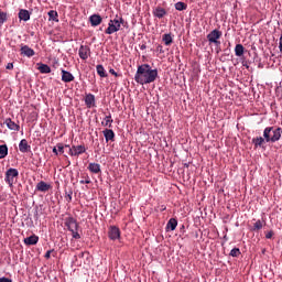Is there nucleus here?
Here are the masks:
<instances>
[{
  "label": "nucleus",
  "instance_id": "58836bf2",
  "mask_svg": "<svg viewBox=\"0 0 282 282\" xmlns=\"http://www.w3.org/2000/svg\"><path fill=\"white\" fill-rule=\"evenodd\" d=\"M56 147H57V151H59L61 153H65V147L63 145V143H57L56 144Z\"/></svg>",
  "mask_w": 282,
  "mask_h": 282
},
{
  "label": "nucleus",
  "instance_id": "f03ea898",
  "mask_svg": "<svg viewBox=\"0 0 282 282\" xmlns=\"http://www.w3.org/2000/svg\"><path fill=\"white\" fill-rule=\"evenodd\" d=\"M281 135H282V128L278 127H267L263 130V138L265 140V142H271L272 144H274V142H279V140H281Z\"/></svg>",
  "mask_w": 282,
  "mask_h": 282
},
{
  "label": "nucleus",
  "instance_id": "39448f33",
  "mask_svg": "<svg viewBox=\"0 0 282 282\" xmlns=\"http://www.w3.org/2000/svg\"><path fill=\"white\" fill-rule=\"evenodd\" d=\"M120 31V22L118 19L110 20L108 23V28L105 31V34H116V32Z\"/></svg>",
  "mask_w": 282,
  "mask_h": 282
},
{
  "label": "nucleus",
  "instance_id": "412c9836",
  "mask_svg": "<svg viewBox=\"0 0 282 282\" xmlns=\"http://www.w3.org/2000/svg\"><path fill=\"white\" fill-rule=\"evenodd\" d=\"M265 143V137H257L252 139V144L254 145V149H259V147H263Z\"/></svg>",
  "mask_w": 282,
  "mask_h": 282
},
{
  "label": "nucleus",
  "instance_id": "9b49d317",
  "mask_svg": "<svg viewBox=\"0 0 282 282\" xmlns=\"http://www.w3.org/2000/svg\"><path fill=\"white\" fill-rule=\"evenodd\" d=\"M85 105L88 109L96 107V96H94V94H87L85 97Z\"/></svg>",
  "mask_w": 282,
  "mask_h": 282
},
{
  "label": "nucleus",
  "instance_id": "7c9ffc66",
  "mask_svg": "<svg viewBox=\"0 0 282 282\" xmlns=\"http://www.w3.org/2000/svg\"><path fill=\"white\" fill-rule=\"evenodd\" d=\"M186 8H188V4H186L185 2L175 3V10H177L178 12L186 10Z\"/></svg>",
  "mask_w": 282,
  "mask_h": 282
},
{
  "label": "nucleus",
  "instance_id": "a19ab883",
  "mask_svg": "<svg viewBox=\"0 0 282 282\" xmlns=\"http://www.w3.org/2000/svg\"><path fill=\"white\" fill-rule=\"evenodd\" d=\"M79 184H91V180L87 176L85 181H79Z\"/></svg>",
  "mask_w": 282,
  "mask_h": 282
},
{
  "label": "nucleus",
  "instance_id": "7ed1b4c3",
  "mask_svg": "<svg viewBox=\"0 0 282 282\" xmlns=\"http://www.w3.org/2000/svg\"><path fill=\"white\" fill-rule=\"evenodd\" d=\"M223 33L221 31H219V29H215L212 32H209L207 34V41L209 43V45H216V47H219L221 45V42L219 41V39H221Z\"/></svg>",
  "mask_w": 282,
  "mask_h": 282
},
{
  "label": "nucleus",
  "instance_id": "de8ad7c7",
  "mask_svg": "<svg viewBox=\"0 0 282 282\" xmlns=\"http://www.w3.org/2000/svg\"><path fill=\"white\" fill-rule=\"evenodd\" d=\"M221 52V48L219 46H216V53L219 54Z\"/></svg>",
  "mask_w": 282,
  "mask_h": 282
},
{
  "label": "nucleus",
  "instance_id": "a878e982",
  "mask_svg": "<svg viewBox=\"0 0 282 282\" xmlns=\"http://www.w3.org/2000/svg\"><path fill=\"white\" fill-rule=\"evenodd\" d=\"M101 124L102 127H108L109 129H111V124H113V119L111 118V115L106 116Z\"/></svg>",
  "mask_w": 282,
  "mask_h": 282
},
{
  "label": "nucleus",
  "instance_id": "e433bc0d",
  "mask_svg": "<svg viewBox=\"0 0 282 282\" xmlns=\"http://www.w3.org/2000/svg\"><path fill=\"white\" fill-rule=\"evenodd\" d=\"M109 74H111L112 76H116V78H120V76H122L121 74H118L113 68L109 69Z\"/></svg>",
  "mask_w": 282,
  "mask_h": 282
},
{
  "label": "nucleus",
  "instance_id": "09e8293b",
  "mask_svg": "<svg viewBox=\"0 0 282 282\" xmlns=\"http://www.w3.org/2000/svg\"><path fill=\"white\" fill-rule=\"evenodd\" d=\"M141 50H147V45H141Z\"/></svg>",
  "mask_w": 282,
  "mask_h": 282
},
{
  "label": "nucleus",
  "instance_id": "5701e85b",
  "mask_svg": "<svg viewBox=\"0 0 282 282\" xmlns=\"http://www.w3.org/2000/svg\"><path fill=\"white\" fill-rule=\"evenodd\" d=\"M88 171H90V173H95V174L101 173L100 164L89 163L88 164Z\"/></svg>",
  "mask_w": 282,
  "mask_h": 282
},
{
  "label": "nucleus",
  "instance_id": "1a4fd4ad",
  "mask_svg": "<svg viewBox=\"0 0 282 282\" xmlns=\"http://www.w3.org/2000/svg\"><path fill=\"white\" fill-rule=\"evenodd\" d=\"M108 237L111 241H116L120 237V228L111 226L108 230Z\"/></svg>",
  "mask_w": 282,
  "mask_h": 282
},
{
  "label": "nucleus",
  "instance_id": "2f4dec72",
  "mask_svg": "<svg viewBox=\"0 0 282 282\" xmlns=\"http://www.w3.org/2000/svg\"><path fill=\"white\" fill-rule=\"evenodd\" d=\"M8 155V145H0V160H3Z\"/></svg>",
  "mask_w": 282,
  "mask_h": 282
},
{
  "label": "nucleus",
  "instance_id": "aec40b11",
  "mask_svg": "<svg viewBox=\"0 0 282 282\" xmlns=\"http://www.w3.org/2000/svg\"><path fill=\"white\" fill-rule=\"evenodd\" d=\"M18 17L20 21H30V11L25 9H20Z\"/></svg>",
  "mask_w": 282,
  "mask_h": 282
},
{
  "label": "nucleus",
  "instance_id": "423d86ee",
  "mask_svg": "<svg viewBox=\"0 0 282 282\" xmlns=\"http://www.w3.org/2000/svg\"><path fill=\"white\" fill-rule=\"evenodd\" d=\"M65 226L67 228V230H69V232L74 231V230H78L79 225L78 221L76 220V218L69 216L65 218Z\"/></svg>",
  "mask_w": 282,
  "mask_h": 282
},
{
  "label": "nucleus",
  "instance_id": "ddd939ff",
  "mask_svg": "<svg viewBox=\"0 0 282 282\" xmlns=\"http://www.w3.org/2000/svg\"><path fill=\"white\" fill-rule=\"evenodd\" d=\"M152 13L153 17H156V19H164V17H166V9L162 7H156L155 9H153Z\"/></svg>",
  "mask_w": 282,
  "mask_h": 282
},
{
  "label": "nucleus",
  "instance_id": "cd10ccee",
  "mask_svg": "<svg viewBox=\"0 0 282 282\" xmlns=\"http://www.w3.org/2000/svg\"><path fill=\"white\" fill-rule=\"evenodd\" d=\"M39 72L41 74H51L52 73V68H50V66H47L46 64H40Z\"/></svg>",
  "mask_w": 282,
  "mask_h": 282
},
{
  "label": "nucleus",
  "instance_id": "bb28decb",
  "mask_svg": "<svg viewBox=\"0 0 282 282\" xmlns=\"http://www.w3.org/2000/svg\"><path fill=\"white\" fill-rule=\"evenodd\" d=\"M48 21H55V23H58V12L56 10L48 11Z\"/></svg>",
  "mask_w": 282,
  "mask_h": 282
},
{
  "label": "nucleus",
  "instance_id": "37998d69",
  "mask_svg": "<svg viewBox=\"0 0 282 282\" xmlns=\"http://www.w3.org/2000/svg\"><path fill=\"white\" fill-rule=\"evenodd\" d=\"M0 282H12V279L2 276V278H0Z\"/></svg>",
  "mask_w": 282,
  "mask_h": 282
},
{
  "label": "nucleus",
  "instance_id": "393cba45",
  "mask_svg": "<svg viewBox=\"0 0 282 282\" xmlns=\"http://www.w3.org/2000/svg\"><path fill=\"white\" fill-rule=\"evenodd\" d=\"M96 69H97V74H98V76H100V78H107V70H105V66L99 64L96 66Z\"/></svg>",
  "mask_w": 282,
  "mask_h": 282
},
{
  "label": "nucleus",
  "instance_id": "49530a36",
  "mask_svg": "<svg viewBox=\"0 0 282 282\" xmlns=\"http://www.w3.org/2000/svg\"><path fill=\"white\" fill-rule=\"evenodd\" d=\"M53 153H54L55 155H58V149H57V147H54V148H53Z\"/></svg>",
  "mask_w": 282,
  "mask_h": 282
},
{
  "label": "nucleus",
  "instance_id": "4be33fe9",
  "mask_svg": "<svg viewBox=\"0 0 282 282\" xmlns=\"http://www.w3.org/2000/svg\"><path fill=\"white\" fill-rule=\"evenodd\" d=\"M265 226V220H261L258 219L254 224L253 227L251 228V230L253 232H259V230H261V228H263Z\"/></svg>",
  "mask_w": 282,
  "mask_h": 282
},
{
  "label": "nucleus",
  "instance_id": "b1692460",
  "mask_svg": "<svg viewBox=\"0 0 282 282\" xmlns=\"http://www.w3.org/2000/svg\"><path fill=\"white\" fill-rule=\"evenodd\" d=\"M162 41L164 45L169 46L173 44V35L171 33L163 34Z\"/></svg>",
  "mask_w": 282,
  "mask_h": 282
},
{
  "label": "nucleus",
  "instance_id": "4468645a",
  "mask_svg": "<svg viewBox=\"0 0 282 282\" xmlns=\"http://www.w3.org/2000/svg\"><path fill=\"white\" fill-rule=\"evenodd\" d=\"M89 21L93 28H97V25H100V23H102V17H100V14H93L89 17Z\"/></svg>",
  "mask_w": 282,
  "mask_h": 282
},
{
  "label": "nucleus",
  "instance_id": "f3484780",
  "mask_svg": "<svg viewBox=\"0 0 282 282\" xmlns=\"http://www.w3.org/2000/svg\"><path fill=\"white\" fill-rule=\"evenodd\" d=\"M25 246H36L39 243V236L32 235L24 239Z\"/></svg>",
  "mask_w": 282,
  "mask_h": 282
},
{
  "label": "nucleus",
  "instance_id": "f704fd0d",
  "mask_svg": "<svg viewBox=\"0 0 282 282\" xmlns=\"http://www.w3.org/2000/svg\"><path fill=\"white\" fill-rule=\"evenodd\" d=\"M65 199H66V202H72V195H74V192H72V191H68V192H65Z\"/></svg>",
  "mask_w": 282,
  "mask_h": 282
},
{
  "label": "nucleus",
  "instance_id": "72a5a7b5",
  "mask_svg": "<svg viewBox=\"0 0 282 282\" xmlns=\"http://www.w3.org/2000/svg\"><path fill=\"white\" fill-rule=\"evenodd\" d=\"M229 254L230 257H239L241 254V250H239V248H234Z\"/></svg>",
  "mask_w": 282,
  "mask_h": 282
},
{
  "label": "nucleus",
  "instance_id": "c03bdc74",
  "mask_svg": "<svg viewBox=\"0 0 282 282\" xmlns=\"http://www.w3.org/2000/svg\"><path fill=\"white\" fill-rule=\"evenodd\" d=\"M156 50L160 52V54H164V47L162 45H159Z\"/></svg>",
  "mask_w": 282,
  "mask_h": 282
},
{
  "label": "nucleus",
  "instance_id": "f8f14e48",
  "mask_svg": "<svg viewBox=\"0 0 282 282\" xmlns=\"http://www.w3.org/2000/svg\"><path fill=\"white\" fill-rule=\"evenodd\" d=\"M52 185L47 184L44 181H41L36 184L35 189L39 191V193H47V191H51Z\"/></svg>",
  "mask_w": 282,
  "mask_h": 282
},
{
  "label": "nucleus",
  "instance_id": "a18cd8bd",
  "mask_svg": "<svg viewBox=\"0 0 282 282\" xmlns=\"http://www.w3.org/2000/svg\"><path fill=\"white\" fill-rule=\"evenodd\" d=\"M7 69H14V64L8 63L7 64Z\"/></svg>",
  "mask_w": 282,
  "mask_h": 282
},
{
  "label": "nucleus",
  "instance_id": "f257e3e1",
  "mask_svg": "<svg viewBox=\"0 0 282 282\" xmlns=\"http://www.w3.org/2000/svg\"><path fill=\"white\" fill-rule=\"evenodd\" d=\"M158 79V69L151 68L149 64L139 65L134 75V80L139 85H151Z\"/></svg>",
  "mask_w": 282,
  "mask_h": 282
},
{
  "label": "nucleus",
  "instance_id": "8fccbe9b",
  "mask_svg": "<svg viewBox=\"0 0 282 282\" xmlns=\"http://www.w3.org/2000/svg\"><path fill=\"white\" fill-rule=\"evenodd\" d=\"M65 148H66V149H70L69 145H67V144L65 145Z\"/></svg>",
  "mask_w": 282,
  "mask_h": 282
},
{
  "label": "nucleus",
  "instance_id": "79ce46f5",
  "mask_svg": "<svg viewBox=\"0 0 282 282\" xmlns=\"http://www.w3.org/2000/svg\"><path fill=\"white\" fill-rule=\"evenodd\" d=\"M52 252H54V250H48V251H46V253H45V259H50L51 257H52Z\"/></svg>",
  "mask_w": 282,
  "mask_h": 282
},
{
  "label": "nucleus",
  "instance_id": "6e6552de",
  "mask_svg": "<svg viewBox=\"0 0 282 282\" xmlns=\"http://www.w3.org/2000/svg\"><path fill=\"white\" fill-rule=\"evenodd\" d=\"M91 50L89 48V46L87 45H82L79 47V58H82V61H87L89 58V54H90Z\"/></svg>",
  "mask_w": 282,
  "mask_h": 282
},
{
  "label": "nucleus",
  "instance_id": "473e14b6",
  "mask_svg": "<svg viewBox=\"0 0 282 282\" xmlns=\"http://www.w3.org/2000/svg\"><path fill=\"white\" fill-rule=\"evenodd\" d=\"M8 21V13L0 11V25H3Z\"/></svg>",
  "mask_w": 282,
  "mask_h": 282
},
{
  "label": "nucleus",
  "instance_id": "9d476101",
  "mask_svg": "<svg viewBox=\"0 0 282 282\" xmlns=\"http://www.w3.org/2000/svg\"><path fill=\"white\" fill-rule=\"evenodd\" d=\"M102 133H104V138H105L106 142H115L116 141V132H113V130L105 129L102 131Z\"/></svg>",
  "mask_w": 282,
  "mask_h": 282
},
{
  "label": "nucleus",
  "instance_id": "2eb2a0df",
  "mask_svg": "<svg viewBox=\"0 0 282 282\" xmlns=\"http://www.w3.org/2000/svg\"><path fill=\"white\" fill-rule=\"evenodd\" d=\"M20 52L22 56H28V58H32V56L35 54V52L28 45L21 46Z\"/></svg>",
  "mask_w": 282,
  "mask_h": 282
},
{
  "label": "nucleus",
  "instance_id": "c756f323",
  "mask_svg": "<svg viewBox=\"0 0 282 282\" xmlns=\"http://www.w3.org/2000/svg\"><path fill=\"white\" fill-rule=\"evenodd\" d=\"M245 47L241 44H237L235 47L236 56H243Z\"/></svg>",
  "mask_w": 282,
  "mask_h": 282
},
{
  "label": "nucleus",
  "instance_id": "6ab92c4d",
  "mask_svg": "<svg viewBox=\"0 0 282 282\" xmlns=\"http://www.w3.org/2000/svg\"><path fill=\"white\" fill-rule=\"evenodd\" d=\"M4 124H7L8 129H10L11 131H19V129H21V127L12 121V119L10 118L6 119Z\"/></svg>",
  "mask_w": 282,
  "mask_h": 282
},
{
  "label": "nucleus",
  "instance_id": "a211bd4d",
  "mask_svg": "<svg viewBox=\"0 0 282 282\" xmlns=\"http://www.w3.org/2000/svg\"><path fill=\"white\" fill-rule=\"evenodd\" d=\"M62 80L63 83L74 82V75L65 69H62Z\"/></svg>",
  "mask_w": 282,
  "mask_h": 282
},
{
  "label": "nucleus",
  "instance_id": "0eeeda50",
  "mask_svg": "<svg viewBox=\"0 0 282 282\" xmlns=\"http://www.w3.org/2000/svg\"><path fill=\"white\" fill-rule=\"evenodd\" d=\"M87 149L85 148V145H72V148H69L68 154L78 158V155H83V153H85Z\"/></svg>",
  "mask_w": 282,
  "mask_h": 282
},
{
  "label": "nucleus",
  "instance_id": "c9c22d12",
  "mask_svg": "<svg viewBox=\"0 0 282 282\" xmlns=\"http://www.w3.org/2000/svg\"><path fill=\"white\" fill-rule=\"evenodd\" d=\"M73 235V239H80V234H78V229H73V231H70Z\"/></svg>",
  "mask_w": 282,
  "mask_h": 282
},
{
  "label": "nucleus",
  "instance_id": "dca6fc26",
  "mask_svg": "<svg viewBox=\"0 0 282 282\" xmlns=\"http://www.w3.org/2000/svg\"><path fill=\"white\" fill-rule=\"evenodd\" d=\"M32 147L28 144V140L22 139L19 143V150L21 153H29L31 151Z\"/></svg>",
  "mask_w": 282,
  "mask_h": 282
},
{
  "label": "nucleus",
  "instance_id": "20e7f679",
  "mask_svg": "<svg viewBox=\"0 0 282 282\" xmlns=\"http://www.w3.org/2000/svg\"><path fill=\"white\" fill-rule=\"evenodd\" d=\"M19 177V170L10 167L6 172V182L9 186H14V178Z\"/></svg>",
  "mask_w": 282,
  "mask_h": 282
},
{
  "label": "nucleus",
  "instance_id": "ea45409f",
  "mask_svg": "<svg viewBox=\"0 0 282 282\" xmlns=\"http://www.w3.org/2000/svg\"><path fill=\"white\" fill-rule=\"evenodd\" d=\"M115 19H117V21L119 23V28H121V25H124V19L118 18V17H116Z\"/></svg>",
  "mask_w": 282,
  "mask_h": 282
},
{
  "label": "nucleus",
  "instance_id": "4c0bfd02",
  "mask_svg": "<svg viewBox=\"0 0 282 282\" xmlns=\"http://www.w3.org/2000/svg\"><path fill=\"white\" fill-rule=\"evenodd\" d=\"M274 237V231L270 230L265 232V239H272Z\"/></svg>",
  "mask_w": 282,
  "mask_h": 282
},
{
  "label": "nucleus",
  "instance_id": "c85d7f7f",
  "mask_svg": "<svg viewBox=\"0 0 282 282\" xmlns=\"http://www.w3.org/2000/svg\"><path fill=\"white\" fill-rule=\"evenodd\" d=\"M166 228H169L170 230H175V228H177V219L171 218L167 221Z\"/></svg>",
  "mask_w": 282,
  "mask_h": 282
}]
</instances>
